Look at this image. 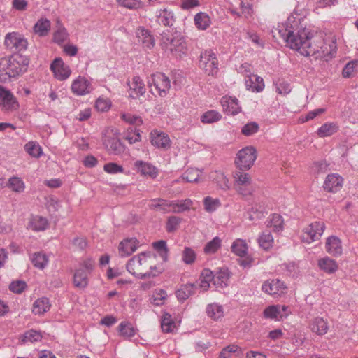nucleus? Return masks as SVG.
Instances as JSON below:
<instances>
[{
    "mask_svg": "<svg viewBox=\"0 0 358 358\" xmlns=\"http://www.w3.org/2000/svg\"><path fill=\"white\" fill-rule=\"evenodd\" d=\"M204 209L208 213L216 210L220 206L221 203L219 199H213L210 196H206L203 199Z\"/></svg>",
    "mask_w": 358,
    "mask_h": 358,
    "instance_id": "48",
    "label": "nucleus"
},
{
    "mask_svg": "<svg viewBox=\"0 0 358 358\" xmlns=\"http://www.w3.org/2000/svg\"><path fill=\"white\" fill-rule=\"evenodd\" d=\"M272 34L273 37L278 35L288 47L305 57L311 55L327 62L337 51L335 37L330 35L324 38L317 34L309 25L306 11L295 9L285 23L272 29Z\"/></svg>",
    "mask_w": 358,
    "mask_h": 358,
    "instance_id": "1",
    "label": "nucleus"
},
{
    "mask_svg": "<svg viewBox=\"0 0 358 358\" xmlns=\"http://www.w3.org/2000/svg\"><path fill=\"white\" fill-rule=\"evenodd\" d=\"M325 229V224L322 222L315 221L305 227L301 234V241L310 244L318 240Z\"/></svg>",
    "mask_w": 358,
    "mask_h": 358,
    "instance_id": "9",
    "label": "nucleus"
},
{
    "mask_svg": "<svg viewBox=\"0 0 358 358\" xmlns=\"http://www.w3.org/2000/svg\"><path fill=\"white\" fill-rule=\"evenodd\" d=\"M273 241L274 238L269 230L264 231L257 238V242L259 246H271Z\"/></svg>",
    "mask_w": 358,
    "mask_h": 358,
    "instance_id": "51",
    "label": "nucleus"
},
{
    "mask_svg": "<svg viewBox=\"0 0 358 358\" xmlns=\"http://www.w3.org/2000/svg\"><path fill=\"white\" fill-rule=\"evenodd\" d=\"M318 266L322 271L328 273H333L338 268L336 262L329 257L320 259L318 261Z\"/></svg>",
    "mask_w": 358,
    "mask_h": 358,
    "instance_id": "37",
    "label": "nucleus"
},
{
    "mask_svg": "<svg viewBox=\"0 0 358 358\" xmlns=\"http://www.w3.org/2000/svg\"><path fill=\"white\" fill-rule=\"evenodd\" d=\"M181 222V219L176 216L169 217L166 222V231L168 232H173L178 228Z\"/></svg>",
    "mask_w": 358,
    "mask_h": 358,
    "instance_id": "55",
    "label": "nucleus"
},
{
    "mask_svg": "<svg viewBox=\"0 0 358 358\" xmlns=\"http://www.w3.org/2000/svg\"><path fill=\"white\" fill-rule=\"evenodd\" d=\"M91 82L86 78L79 76L73 80L71 84L72 92L78 96H83L90 93L92 90Z\"/></svg>",
    "mask_w": 358,
    "mask_h": 358,
    "instance_id": "14",
    "label": "nucleus"
},
{
    "mask_svg": "<svg viewBox=\"0 0 358 358\" xmlns=\"http://www.w3.org/2000/svg\"><path fill=\"white\" fill-rule=\"evenodd\" d=\"M150 209H155L163 213L171 212V201L162 199H152L149 204Z\"/></svg>",
    "mask_w": 358,
    "mask_h": 358,
    "instance_id": "30",
    "label": "nucleus"
},
{
    "mask_svg": "<svg viewBox=\"0 0 358 358\" xmlns=\"http://www.w3.org/2000/svg\"><path fill=\"white\" fill-rule=\"evenodd\" d=\"M95 106L98 110L104 112L110 108V102L103 98H99L96 101Z\"/></svg>",
    "mask_w": 358,
    "mask_h": 358,
    "instance_id": "62",
    "label": "nucleus"
},
{
    "mask_svg": "<svg viewBox=\"0 0 358 358\" xmlns=\"http://www.w3.org/2000/svg\"><path fill=\"white\" fill-rule=\"evenodd\" d=\"M48 221L45 217L35 215L29 219L27 227L34 231H41L47 229Z\"/></svg>",
    "mask_w": 358,
    "mask_h": 358,
    "instance_id": "27",
    "label": "nucleus"
},
{
    "mask_svg": "<svg viewBox=\"0 0 358 358\" xmlns=\"http://www.w3.org/2000/svg\"><path fill=\"white\" fill-rule=\"evenodd\" d=\"M357 63L358 62L357 60H352L347 63L343 69V76L344 78H350L357 66Z\"/></svg>",
    "mask_w": 358,
    "mask_h": 358,
    "instance_id": "57",
    "label": "nucleus"
},
{
    "mask_svg": "<svg viewBox=\"0 0 358 358\" xmlns=\"http://www.w3.org/2000/svg\"><path fill=\"white\" fill-rule=\"evenodd\" d=\"M148 85L153 94L157 93L162 97L166 96L171 88L169 78L164 73L159 72L152 75L148 80Z\"/></svg>",
    "mask_w": 358,
    "mask_h": 358,
    "instance_id": "6",
    "label": "nucleus"
},
{
    "mask_svg": "<svg viewBox=\"0 0 358 358\" xmlns=\"http://www.w3.org/2000/svg\"><path fill=\"white\" fill-rule=\"evenodd\" d=\"M145 262V256L142 252L131 258L127 264V270L139 279L155 277L156 273L149 270V266Z\"/></svg>",
    "mask_w": 358,
    "mask_h": 358,
    "instance_id": "4",
    "label": "nucleus"
},
{
    "mask_svg": "<svg viewBox=\"0 0 358 358\" xmlns=\"http://www.w3.org/2000/svg\"><path fill=\"white\" fill-rule=\"evenodd\" d=\"M221 104L227 115H235L241 110L238 101L236 97L223 96L221 99Z\"/></svg>",
    "mask_w": 358,
    "mask_h": 358,
    "instance_id": "21",
    "label": "nucleus"
},
{
    "mask_svg": "<svg viewBox=\"0 0 358 358\" xmlns=\"http://www.w3.org/2000/svg\"><path fill=\"white\" fill-rule=\"evenodd\" d=\"M4 45L11 52H19L27 49L28 42L22 34L13 31L5 36Z\"/></svg>",
    "mask_w": 358,
    "mask_h": 358,
    "instance_id": "7",
    "label": "nucleus"
},
{
    "mask_svg": "<svg viewBox=\"0 0 358 358\" xmlns=\"http://www.w3.org/2000/svg\"><path fill=\"white\" fill-rule=\"evenodd\" d=\"M234 178V189L238 193L245 196L252 194L254 188L252 185L251 178L248 173L242 171H236Z\"/></svg>",
    "mask_w": 358,
    "mask_h": 358,
    "instance_id": "11",
    "label": "nucleus"
},
{
    "mask_svg": "<svg viewBox=\"0 0 358 358\" xmlns=\"http://www.w3.org/2000/svg\"><path fill=\"white\" fill-rule=\"evenodd\" d=\"M145 262L149 266V270L156 273V276L161 273L163 268L161 265L168 259V248H154L152 252H143Z\"/></svg>",
    "mask_w": 358,
    "mask_h": 358,
    "instance_id": "3",
    "label": "nucleus"
},
{
    "mask_svg": "<svg viewBox=\"0 0 358 358\" xmlns=\"http://www.w3.org/2000/svg\"><path fill=\"white\" fill-rule=\"evenodd\" d=\"M128 85L129 86V96L132 99H137L145 93L146 89L144 83L138 76L134 77L132 81Z\"/></svg>",
    "mask_w": 358,
    "mask_h": 358,
    "instance_id": "20",
    "label": "nucleus"
},
{
    "mask_svg": "<svg viewBox=\"0 0 358 358\" xmlns=\"http://www.w3.org/2000/svg\"><path fill=\"white\" fill-rule=\"evenodd\" d=\"M51 23L47 18H40L34 26V31L39 36H45L50 30Z\"/></svg>",
    "mask_w": 358,
    "mask_h": 358,
    "instance_id": "32",
    "label": "nucleus"
},
{
    "mask_svg": "<svg viewBox=\"0 0 358 358\" xmlns=\"http://www.w3.org/2000/svg\"><path fill=\"white\" fill-rule=\"evenodd\" d=\"M124 138L130 143L133 144L141 141V134L138 130L127 131L124 135Z\"/></svg>",
    "mask_w": 358,
    "mask_h": 358,
    "instance_id": "60",
    "label": "nucleus"
},
{
    "mask_svg": "<svg viewBox=\"0 0 358 358\" xmlns=\"http://www.w3.org/2000/svg\"><path fill=\"white\" fill-rule=\"evenodd\" d=\"M195 289L196 285L193 283L183 285L176 291V296L179 301H184L194 294Z\"/></svg>",
    "mask_w": 358,
    "mask_h": 358,
    "instance_id": "34",
    "label": "nucleus"
},
{
    "mask_svg": "<svg viewBox=\"0 0 358 358\" xmlns=\"http://www.w3.org/2000/svg\"><path fill=\"white\" fill-rule=\"evenodd\" d=\"M151 144L155 148L164 150L170 148L171 139L167 134L159 130L152 131L150 134Z\"/></svg>",
    "mask_w": 358,
    "mask_h": 358,
    "instance_id": "13",
    "label": "nucleus"
},
{
    "mask_svg": "<svg viewBox=\"0 0 358 358\" xmlns=\"http://www.w3.org/2000/svg\"><path fill=\"white\" fill-rule=\"evenodd\" d=\"M222 118V115L216 110H208L204 113L201 120L203 123L211 124L219 121Z\"/></svg>",
    "mask_w": 358,
    "mask_h": 358,
    "instance_id": "47",
    "label": "nucleus"
},
{
    "mask_svg": "<svg viewBox=\"0 0 358 358\" xmlns=\"http://www.w3.org/2000/svg\"><path fill=\"white\" fill-rule=\"evenodd\" d=\"M103 169L106 172L111 174L122 173L123 168L115 163H108L104 165Z\"/></svg>",
    "mask_w": 358,
    "mask_h": 358,
    "instance_id": "61",
    "label": "nucleus"
},
{
    "mask_svg": "<svg viewBox=\"0 0 358 358\" xmlns=\"http://www.w3.org/2000/svg\"><path fill=\"white\" fill-rule=\"evenodd\" d=\"M194 22L199 30H206L211 24L210 16L203 12H199L194 15Z\"/></svg>",
    "mask_w": 358,
    "mask_h": 358,
    "instance_id": "29",
    "label": "nucleus"
},
{
    "mask_svg": "<svg viewBox=\"0 0 358 358\" xmlns=\"http://www.w3.org/2000/svg\"><path fill=\"white\" fill-rule=\"evenodd\" d=\"M245 83L247 88L252 92H259L264 87L263 78L255 74L247 76Z\"/></svg>",
    "mask_w": 358,
    "mask_h": 358,
    "instance_id": "25",
    "label": "nucleus"
},
{
    "mask_svg": "<svg viewBox=\"0 0 358 358\" xmlns=\"http://www.w3.org/2000/svg\"><path fill=\"white\" fill-rule=\"evenodd\" d=\"M210 177L221 189L225 191L229 189L230 185L229 180L223 173L220 171H215Z\"/></svg>",
    "mask_w": 358,
    "mask_h": 358,
    "instance_id": "39",
    "label": "nucleus"
},
{
    "mask_svg": "<svg viewBox=\"0 0 358 358\" xmlns=\"http://www.w3.org/2000/svg\"><path fill=\"white\" fill-rule=\"evenodd\" d=\"M280 305H273L267 307L264 310V316L265 318L275 320H281V315L280 313Z\"/></svg>",
    "mask_w": 358,
    "mask_h": 358,
    "instance_id": "45",
    "label": "nucleus"
},
{
    "mask_svg": "<svg viewBox=\"0 0 358 358\" xmlns=\"http://www.w3.org/2000/svg\"><path fill=\"white\" fill-rule=\"evenodd\" d=\"M161 327L164 332L169 333L172 332L176 327V323L172 320L171 315L169 313H164L163 315L162 321H161Z\"/></svg>",
    "mask_w": 358,
    "mask_h": 358,
    "instance_id": "44",
    "label": "nucleus"
},
{
    "mask_svg": "<svg viewBox=\"0 0 358 358\" xmlns=\"http://www.w3.org/2000/svg\"><path fill=\"white\" fill-rule=\"evenodd\" d=\"M259 129V126L256 122H250L243 126L241 134L245 136H250L256 134Z\"/></svg>",
    "mask_w": 358,
    "mask_h": 358,
    "instance_id": "52",
    "label": "nucleus"
},
{
    "mask_svg": "<svg viewBox=\"0 0 358 358\" xmlns=\"http://www.w3.org/2000/svg\"><path fill=\"white\" fill-rule=\"evenodd\" d=\"M339 129V125L336 122H328L323 124L317 130V134L320 138L328 137L336 134Z\"/></svg>",
    "mask_w": 358,
    "mask_h": 358,
    "instance_id": "26",
    "label": "nucleus"
},
{
    "mask_svg": "<svg viewBox=\"0 0 358 358\" xmlns=\"http://www.w3.org/2000/svg\"><path fill=\"white\" fill-rule=\"evenodd\" d=\"M192 206V201L189 199L180 201H171V212L180 213L188 210Z\"/></svg>",
    "mask_w": 358,
    "mask_h": 358,
    "instance_id": "35",
    "label": "nucleus"
},
{
    "mask_svg": "<svg viewBox=\"0 0 358 358\" xmlns=\"http://www.w3.org/2000/svg\"><path fill=\"white\" fill-rule=\"evenodd\" d=\"M88 275L83 268L76 270L73 275V284L80 289L85 288L88 285Z\"/></svg>",
    "mask_w": 358,
    "mask_h": 358,
    "instance_id": "31",
    "label": "nucleus"
},
{
    "mask_svg": "<svg viewBox=\"0 0 358 358\" xmlns=\"http://www.w3.org/2000/svg\"><path fill=\"white\" fill-rule=\"evenodd\" d=\"M156 17L158 23L165 27L173 26L176 20L173 12L167 8L157 10Z\"/></svg>",
    "mask_w": 358,
    "mask_h": 358,
    "instance_id": "23",
    "label": "nucleus"
},
{
    "mask_svg": "<svg viewBox=\"0 0 358 358\" xmlns=\"http://www.w3.org/2000/svg\"><path fill=\"white\" fill-rule=\"evenodd\" d=\"M266 227L275 232H281L284 229V220L279 214H272L266 220Z\"/></svg>",
    "mask_w": 358,
    "mask_h": 358,
    "instance_id": "28",
    "label": "nucleus"
},
{
    "mask_svg": "<svg viewBox=\"0 0 358 358\" xmlns=\"http://www.w3.org/2000/svg\"><path fill=\"white\" fill-rule=\"evenodd\" d=\"M200 171L194 168L187 169L182 176V179L187 182H197L200 177Z\"/></svg>",
    "mask_w": 358,
    "mask_h": 358,
    "instance_id": "46",
    "label": "nucleus"
},
{
    "mask_svg": "<svg viewBox=\"0 0 358 358\" xmlns=\"http://www.w3.org/2000/svg\"><path fill=\"white\" fill-rule=\"evenodd\" d=\"M118 330L122 336L124 338H131L136 334V329L133 325L127 322H122L118 327Z\"/></svg>",
    "mask_w": 358,
    "mask_h": 358,
    "instance_id": "43",
    "label": "nucleus"
},
{
    "mask_svg": "<svg viewBox=\"0 0 358 358\" xmlns=\"http://www.w3.org/2000/svg\"><path fill=\"white\" fill-rule=\"evenodd\" d=\"M286 289L284 282L278 279L267 280L262 285V289L271 295H280Z\"/></svg>",
    "mask_w": 358,
    "mask_h": 358,
    "instance_id": "19",
    "label": "nucleus"
},
{
    "mask_svg": "<svg viewBox=\"0 0 358 358\" xmlns=\"http://www.w3.org/2000/svg\"><path fill=\"white\" fill-rule=\"evenodd\" d=\"M122 118L126 122L135 126H140L143 124L142 118L140 116L131 113L122 114Z\"/></svg>",
    "mask_w": 358,
    "mask_h": 358,
    "instance_id": "53",
    "label": "nucleus"
},
{
    "mask_svg": "<svg viewBox=\"0 0 358 358\" xmlns=\"http://www.w3.org/2000/svg\"><path fill=\"white\" fill-rule=\"evenodd\" d=\"M206 313L208 317L217 320L223 316V308L217 303L208 304L206 307Z\"/></svg>",
    "mask_w": 358,
    "mask_h": 358,
    "instance_id": "40",
    "label": "nucleus"
},
{
    "mask_svg": "<svg viewBox=\"0 0 358 358\" xmlns=\"http://www.w3.org/2000/svg\"><path fill=\"white\" fill-rule=\"evenodd\" d=\"M136 36L144 49L150 50L155 46V40L148 29L139 27L136 30Z\"/></svg>",
    "mask_w": 358,
    "mask_h": 358,
    "instance_id": "17",
    "label": "nucleus"
},
{
    "mask_svg": "<svg viewBox=\"0 0 358 358\" xmlns=\"http://www.w3.org/2000/svg\"><path fill=\"white\" fill-rule=\"evenodd\" d=\"M29 58L22 54L15 53L8 57L0 59V82H7L27 71Z\"/></svg>",
    "mask_w": 358,
    "mask_h": 358,
    "instance_id": "2",
    "label": "nucleus"
},
{
    "mask_svg": "<svg viewBox=\"0 0 358 358\" xmlns=\"http://www.w3.org/2000/svg\"><path fill=\"white\" fill-rule=\"evenodd\" d=\"M162 44L166 50L170 51L176 56H180L185 54L187 50V45L184 38L176 32L164 35Z\"/></svg>",
    "mask_w": 358,
    "mask_h": 358,
    "instance_id": "5",
    "label": "nucleus"
},
{
    "mask_svg": "<svg viewBox=\"0 0 358 358\" xmlns=\"http://www.w3.org/2000/svg\"><path fill=\"white\" fill-rule=\"evenodd\" d=\"M196 254L191 248H185L182 252V260L187 264H191L194 262Z\"/></svg>",
    "mask_w": 358,
    "mask_h": 358,
    "instance_id": "56",
    "label": "nucleus"
},
{
    "mask_svg": "<svg viewBox=\"0 0 358 358\" xmlns=\"http://www.w3.org/2000/svg\"><path fill=\"white\" fill-rule=\"evenodd\" d=\"M231 273L226 267L220 268L215 271L213 285L217 287L224 288L229 285Z\"/></svg>",
    "mask_w": 358,
    "mask_h": 358,
    "instance_id": "22",
    "label": "nucleus"
},
{
    "mask_svg": "<svg viewBox=\"0 0 358 358\" xmlns=\"http://www.w3.org/2000/svg\"><path fill=\"white\" fill-rule=\"evenodd\" d=\"M7 186L13 192L16 193H22L25 189V184L24 181L17 176L10 178L8 180Z\"/></svg>",
    "mask_w": 358,
    "mask_h": 358,
    "instance_id": "38",
    "label": "nucleus"
},
{
    "mask_svg": "<svg viewBox=\"0 0 358 358\" xmlns=\"http://www.w3.org/2000/svg\"><path fill=\"white\" fill-rule=\"evenodd\" d=\"M240 348L236 345H229L224 347L219 354L218 358H230L232 353L238 352Z\"/></svg>",
    "mask_w": 358,
    "mask_h": 358,
    "instance_id": "54",
    "label": "nucleus"
},
{
    "mask_svg": "<svg viewBox=\"0 0 358 358\" xmlns=\"http://www.w3.org/2000/svg\"><path fill=\"white\" fill-rule=\"evenodd\" d=\"M289 84L286 82H279L276 84V92L280 94H287L290 92Z\"/></svg>",
    "mask_w": 358,
    "mask_h": 358,
    "instance_id": "64",
    "label": "nucleus"
},
{
    "mask_svg": "<svg viewBox=\"0 0 358 358\" xmlns=\"http://www.w3.org/2000/svg\"><path fill=\"white\" fill-rule=\"evenodd\" d=\"M200 6L199 0H181L180 8L183 10H190Z\"/></svg>",
    "mask_w": 358,
    "mask_h": 358,
    "instance_id": "63",
    "label": "nucleus"
},
{
    "mask_svg": "<svg viewBox=\"0 0 358 358\" xmlns=\"http://www.w3.org/2000/svg\"><path fill=\"white\" fill-rule=\"evenodd\" d=\"M118 2L122 6L129 9H138L142 6L140 0H118Z\"/></svg>",
    "mask_w": 358,
    "mask_h": 358,
    "instance_id": "59",
    "label": "nucleus"
},
{
    "mask_svg": "<svg viewBox=\"0 0 358 358\" xmlns=\"http://www.w3.org/2000/svg\"><path fill=\"white\" fill-rule=\"evenodd\" d=\"M134 167L142 176L152 179L156 178L158 176V169L149 162L136 160L134 163Z\"/></svg>",
    "mask_w": 358,
    "mask_h": 358,
    "instance_id": "18",
    "label": "nucleus"
},
{
    "mask_svg": "<svg viewBox=\"0 0 358 358\" xmlns=\"http://www.w3.org/2000/svg\"><path fill=\"white\" fill-rule=\"evenodd\" d=\"M26 152L33 157L38 158L41 156L43 152L40 145L34 141H29L24 145Z\"/></svg>",
    "mask_w": 358,
    "mask_h": 358,
    "instance_id": "41",
    "label": "nucleus"
},
{
    "mask_svg": "<svg viewBox=\"0 0 358 358\" xmlns=\"http://www.w3.org/2000/svg\"><path fill=\"white\" fill-rule=\"evenodd\" d=\"M50 305L47 298L38 299L33 304L32 312L35 315H42L50 309Z\"/></svg>",
    "mask_w": 358,
    "mask_h": 358,
    "instance_id": "36",
    "label": "nucleus"
},
{
    "mask_svg": "<svg viewBox=\"0 0 358 358\" xmlns=\"http://www.w3.org/2000/svg\"><path fill=\"white\" fill-rule=\"evenodd\" d=\"M27 285L24 281L18 280L12 282L9 285L10 290L16 294L22 293L26 288Z\"/></svg>",
    "mask_w": 358,
    "mask_h": 358,
    "instance_id": "58",
    "label": "nucleus"
},
{
    "mask_svg": "<svg viewBox=\"0 0 358 358\" xmlns=\"http://www.w3.org/2000/svg\"><path fill=\"white\" fill-rule=\"evenodd\" d=\"M31 262L35 267L43 269L48 263V257L42 252H35L31 258Z\"/></svg>",
    "mask_w": 358,
    "mask_h": 358,
    "instance_id": "50",
    "label": "nucleus"
},
{
    "mask_svg": "<svg viewBox=\"0 0 358 358\" xmlns=\"http://www.w3.org/2000/svg\"><path fill=\"white\" fill-rule=\"evenodd\" d=\"M310 329L313 332L322 336L327 332L329 329L327 322L322 317H315L310 324Z\"/></svg>",
    "mask_w": 358,
    "mask_h": 358,
    "instance_id": "33",
    "label": "nucleus"
},
{
    "mask_svg": "<svg viewBox=\"0 0 358 358\" xmlns=\"http://www.w3.org/2000/svg\"><path fill=\"white\" fill-rule=\"evenodd\" d=\"M50 69L55 78L61 81L66 80L71 74L70 67L61 58L54 59L50 65Z\"/></svg>",
    "mask_w": 358,
    "mask_h": 358,
    "instance_id": "12",
    "label": "nucleus"
},
{
    "mask_svg": "<svg viewBox=\"0 0 358 358\" xmlns=\"http://www.w3.org/2000/svg\"><path fill=\"white\" fill-rule=\"evenodd\" d=\"M257 150L253 146H247L237 153L236 163L241 170H248L257 159Z\"/></svg>",
    "mask_w": 358,
    "mask_h": 358,
    "instance_id": "8",
    "label": "nucleus"
},
{
    "mask_svg": "<svg viewBox=\"0 0 358 358\" xmlns=\"http://www.w3.org/2000/svg\"><path fill=\"white\" fill-rule=\"evenodd\" d=\"M199 66L206 74L215 75L218 71V61L215 54L211 50L202 52Z\"/></svg>",
    "mask_w": 358,
    "mask_h": 358,
    "instance_id": "10",
    "label": "nucleus"
},
{
    "mask_svg": "<svg viewBox=\"0 0 358 358\" xmlns=\"http://www.w3.org/2000/svg\"><path fill=\"white\" fill-rule=\"evenodd\" d=\"M42 335L40 331L34 329H30L24 333L21 337V341L23 343L30 342L34 343L41 341Z\"/></svg>",
    "mask_w": 358,
    "mask_h": 358,
    "instance_id": "42",
    "label": "nucleus"
},
{
    "mask_svg": "<svg viewBox=\"0 0 358 358\" xmlns=\"http://www.w3.org/2000/svg\"><path fill=\"white\" fill-rule=\"evenodd\" d=\"M343 185V178L337 173H331L326 177L323 187L330 193H336L340 191Z\"/></svg>",
    "mask_w": 358,
    "mask_h": 358,
    "instance_id": "16",
    "label": "nucleus"
},
{
    "mask_svg": "<svg viewBox=\"0 0 358 358\" xmlns=\"http://www.w3.org/2000/svg\"><path fill=\"white\" fill-rule=\"evenodd\" d=\"M68 36L66 29L62 25L59 24L57 30L54 32L53 41L60 45L67 40Z\"/></svg>",
    "mask_w": 358,
    "mask_h": 358,
    "instance_id": "49",
    "label": "nucleus"
},
{
    "mask_svg": "<svg viewBox=\"0 0 358 358\" xmlns=\"http://www.w3.org/2000/svg\"><path fill=\"white\" fill-rule=\"evenodd\" d=\"M19 107L17 101L13 93L5 89L0 96V109L5 112L16 110Z\"/></svg>",
    "mask_w": 358,
    "mask_h": 358,
    "instance_id": "15",
    "label": "nucleus"
},
{
    "mask_svg": "<svg viewBox=\"0 0 358 358\" xmlns=\"http://www.w3.org/2000/svg\"><path fill=\"white\" fill-rule=\"evenodd\" d=\"M103 145L110 154L120 155L124 151V145L117 138L107 137L103 141Z\"/></svg>",
    "mask_w": 358,
    "mask_h": 358,
    "instance_id": "24",
    "label": "nucleus"
}]
</instances>
